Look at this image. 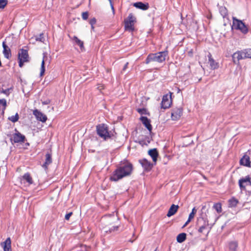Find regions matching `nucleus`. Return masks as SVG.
<instances>
[{
	"mask_svg": "<svg viewBox=\"0 0 251 251\" xmlns=\"http://www.w3.org/2000/svg\"><path fill=\"white\" fill-rule=\"evenodd\" d=\"M1 246L3 248L4 251H12L10 238H7L4 242L1 243Z\"/></svg>",
	"mask_w": 251,
	"mask_h": 251,
	"instance_id": "obj_14",
	"label": "nucleus"
},
{
	"mask_svg": "<svg viewBox=\"0 0 251 251\" xmlns=\"http://www.w3.org/2000/svg\"><path fill=\"white\" fill-rule=\"evenodd\" d=\"M105 232H107V230L106 229L105 230Z\"/></svg>",
	"mask_w": 251,
	"mask_h": 251,
	"instance_id": "obj_50",
	"label": "nucleus"
},
{
	"mask_svg": "<svg viewBox=\"0 0 251 251\" xmlns=\"http://www.w3.org/2000/svg\"><path fill=\"white\" fill-rule=\"evenodd\" d=\"M140 120L142 122L143 124L150 131H151L152 130V126L151 125V120L149 119L147 117L144 116L141 117Z\"/></svg>",
	"mask_w": 251,
	"mask_h": 251,
	"instance_id": "obj_16",
	"label": "nucleus"
},
{
	"mask_svg": "<svg viewBox=\"0 0 251 251\" xmlns=\"http://www.w3.org/2000/svg\"><path fill=\"white\" fill-rule=\"evenodd\" d=\"M33 114L38 121L43 123L46 122L47 120V117L38 109H35L33 111Z\"/></svg>",
	"mask_w": 251,
	"mask_h": 251,
	"instance_id": "obj_11",
	"label": "nucleus"
},
{
	"mask_svg": "<svg viewBox=\"0 0 251 251\" xmlns=\"http://www.w3.org/2000/svg\"><path fill=\"white\" fill-rule=\"evenodd\" d=\"M52 163L51 155L50 153L46 154V159L45 163L43 164L42 167L45 169H47L48 166Z\"/></svg>",
	"mask_w": 251,
	"mask_h": 251,
	"instance_id": "obj_21",
	"label": "nucleus"
},
{
	"mask_svg": "<svg viewBox=\"0 0 251 251\" xmlns=\"http://www.w3.org/2000/svg\"><path fill=\"white\" fill-rule=\"evenodd\" d=\"M22 180H25L29 185L33 183L32 178L29 173H26L23 175Z\"/></svg>",
	"mask_w": 251,
	"mask_h": 251,
	"instance_id": "obj_25",
	"label": "nucleus"
},
{
	"mask_svg": "<svg viewBox=\"0 0 251 251\" xmlns=\"http://www.w3.org/2000/svg\"><path fill=\"white\" fill-rule=\"evenodd\" d=\"M50 63V59L48 58V57L46 55L45 53H43V57L42 61L41 63V69H40V75L41 76L44 75L45 71V64L49 65Z\"/></svg>",
	"mask_w": 251,
	"mask_h": 251,
	"instance_id": "obj_12",
	"label": "nucleus"
},
{
	"mask_svg": "<svg viewBox=\"0 0 251 251\" xmlns=\"http://www.w3.org/2000/svg\"><path fill=\"white\" fill-rule=\"evenodd\" d=\"M25 137L20 133H15L13 136V141L15 143L24 142Z\"/></svg>",
	"mask_w": 251,
	"mask_h": 251,
	"instance_id": "obj_20",
	"label": "nucleus"
},
{
	"mask_svg": "<svg viewBox=\"0 0 251 251\" xmlns=\"http://www.w3.org/2000/svg\"><path fill=\"white\" fill-rule=\"evenodd\" d=\"M178 205L172 204L169 209L167 216L169 217L174 215L177 211Z\"/></svg>",
	"mask_w": 251,
	"mask_h": 251,
	"instance_id": "obj_24",
	"label": "nucleus"
},
{
	"mask_svg": "<svg viewBox=\"0 0 251 251\" xmlns=\"http://www.w3.org/2000/svg\"><path fill=\"white\" fill-rule=\"evenodd\" d=\"M96 23V19L95 18H93L91 19H90L89 21V24L91 25V26L94 25Z\"/></svg>",
	"mask_w": 251,
	"mask_h": 251,
	"instance_id": "obj_42",
	"label": "nucleus"
},
{
	"mask_svg": "<svg viewBox=\"0 0 251 251\" xmlns=\"http://www.w3.org/2000/svg\"><path fill=\"white\" fill-rule=\"evenodd\" d=\"M232 20V25L231 26L232 29L239 30L244 35L248 33L249 28L242 21L234 17H233Z\"/></svg>",
	"mask_w": 251,
	"mask_h": 251,
	"instance_id": "obj_3",
	"label": "nucleus"
},
{
	"mask_svg": "<svg viewBox=\"0 0 251 251\" xmlns=\"http://www.w3.org/2000/svg\"><path fill=\"white\" fill-rule=\"evenodd\" d=\"M19 117L18 114L17 113L15 115H13L8 118V119L12 122L13 123H15L17 122L19 120Z\"/></svg>",
	"mask_w": 251,
	"mask_h": 251,
	"instance_id": "obj_32",
	"label": "nucleus"
},
{
	"mask_svg": "<svg viewBox=\"0 0 251 251\" xmlns=\"http://www.w3.org/2000/svg\"><path fill=\"white\" fill-rule=\"evenodd\" d=\"M0 105L3 107V109L4 110L7 106V102L5 99H0Z\"/></svg>",
	"mask_w": 251,
	"mask_h": 251,
	"instance_id": "obj_35",
	"label": "nucleus"
},
{
	"mask_svg": "<svg viewBox=\"0 0 251 251\" xmlns=\"http://www.w3.org/2000/svg\"><path fill=\"white\" fill-rule=\"evenodd\" d=\"M97 132L100 137L106 140L110 137L107 125L102 124L97 126Z\"/></svg>",
	"mask_w": 251,
	"mask_h": 251,
	"instance_id": "obj_7",
	"label": "nucleus"
},
{
	"mask_svg": "<svg viewBox=\"0 0 251 251\" xmlns=\"http://www.w3.org/2000/svg\"><path fill=\"white\" fill-rule=\"evenodd\" d=\"M44 40V36H43V33L40 34V35L36 37V40L38 41H40V42H43Z\"/></svg>",
	"mask_w": 251,
	"mask_h": 251,
	"instance_id": "obj_38",
	"label": "nucleus"
},
{
	"mask_svg": "<svg viewBox=\"0 0 251 251\" xmlns=\"http://www.w3.org/2000/svg\"><path fill=\"white\" fill-rule=\"evenodd\" d=\"M102 221H105L107 223L106 226H108L113 225L115 222L118 221V218L117 216L114 215V213L109 215H105L102 218Z\"/></svg>",
	"mask_w": 251,
	"mask_h": 251,
	"instance_id": "obj_10",
	"label": "nucleus"
},
{
	"mask_svg": "<svg viewBox=\"0 0 251 251\" xmlns=\"http://www.w3.org/2000/svg\"><path fill=\"white\" fill-rule=\"evenodd\" d=\"M228 207L233 208L237 206L239 201L236 199L234 198H232L231 199L228 200Z\"/></svg>",
	"mask_w": 251,
	"mask_h": 251,
	"instance_id": "obj_27",
	"label": "nucleus"
},
{
	"mask_svg": "<svg viewBox=\"0 0 251 251\" xmlns=\"http://www.w3.org/2000/svg\"><path fill=\"white\" fill-rule=\"evenodd\" d=\"M186 239V234L185 233H181L176 237V241L179 243L183 242Z\"/></svg>",
	"mask_w": 251,
	"mask_h": 251,
	"instance_id": "obj_28",
	"label": "nucleus"
},
{
	"mask_svg": "<svg viewBox=\"0 0 251 251\" xmlns=\"http://www.w3.org/2000/svg\"><path fill=\"white\" fill-rule=\"evenodd\" d=\"M220 13L223 18H225L227 15V10L225 7L221 6L219 9Z\"/></svg>",
	"mask_w": 251,
	"mask_h": 251,
	"instance_id": "obj_30",
	"label": "nucleus"
},
{
	"mask_svg": "<svg viewBox=\"0 0 251 251\" xmlns=\"http://www.w3.org/2000/svg\"><path fill=\"white\" fill-rule=\"evenodd\" d=\"M232 57L233 61L235 64L236 63V59H237V61L246 58L251 59V49H247L240 51H237L233 54Z\"/></svg>",
	"mask_w": 251,
	"mask_h": 251,
	"instance_id": "obj_4",
	"label": "nucleus"
},
{
	"mask_svg": "<svg viewBox=\"0 0 251 251\" xmlns=\"http://www.w3.org/2000/svg\"><path fill=\"white\" fill-rule=\"evenodd\" d=\"M88 12H84L82 13V18L83 20H86L88 18Z\"/></svg>",
	"mask_w": 251,
	"mask_h": 251,
	"instance_id": "obj_40",
	"label": "nucleus"
},
{
	"mask_svg": "<svg viewBox=\"0 0 251 251\" xmlns=\"http://www.w3.org/2000/svg\"><path fill=\"white\" fill-rule=\"evenodd\" d=\"M208 63H209L210 67H211V68L213 69H215L218 68L219 67L218 63L217 62H215V61L212 58V55L210 53H209V54L208 55Z\"/></svg>",
	"mask_w": 251,
	"mask_h": 251,
	"instance_id": "obj_23",
	"label": "nucleus"
},
{
	"mask_svg": "<svg viewBox=\"0 0 251 251\" xmlns=\"http://www.w3.org/2000/svg\"><path fill=\"white\" fill-rule=\"evenodd\" d=\"M137 111L141 115L149 114L147 109L145 108H138Z\"/></svg>",
	"mask_w": 251,
	"mask_h": 251,
	"instance_id": "obj_34",
	"label": "nucleus"
},
{
	"mask_svg": "<svg viewBox=\"0 0 251 251\" xmlns=\"http://www.w3.org/2000/svg\"><path fill=\"white\" fill-rule=\"evenodd\" d=\"M156 251V250H155V251Z\"/></svg>",
	"mask_w": 251,
	"mask_h": 251,
	"instance_id": "obj_51",
	"label": "nucleus"
},
{
	"mask_svg": "<svg viewBox=\"0 0 251 251\" xmlns=\"http://www.w3.org/2000/svg\"><path fill=\"white\" fill-rule=\"evenodd\" d=\"M208 223H206V222H204V224L203 225H202L199 228V229H198V231L199 232H200V233H203L204 230L205 229H206L207 226H208Z\"/></svg>",
	"mask_w": 251,
	"mask_h": 251,
	"instance_id": "obj_33",
	"label": "nucleus"
},
{
	"mask_svg": "<svg viewBox=\"0 0 251 251\" xmlns=\"http://www.w3.org/2000/svg\"><path fill=\"white\" fill-rule=\"evenodd\" d=\"M133 170L132 165L127 161L121 162L117 169L113 172L110 179L117 181L124 177L130 175Z\"/></svg>",
	"mask_w": 251,
	"mask_h": 251,
	"instance_id": "obj_1",
	"label": "nucleus"
},
{
	"mask_svg": "<svg viewBox=\"0 0 251 251\" xmlns=\"http://www.w3.org/2000/svg\"><path fill=\"white\" fill-rule=\"evenodd\" d=\"M239 185L241 190H245L249 194H251V181L249 176L239 179Z\"/></svg>",
	"mask_w": 251,
	"mask_h": 251,
	"instance_id": "obj_6",
	"label": "nucleus"
},
{
	"mask_svg": "<svg viewBox=\"0 0 251 251\" xmlns=\"http://www.w3.org/2000/svg\"><path fill=\"white\" fill-rule=\"evenodd\" d=\"M133 5L139 9L146 10H147L149 8V6L148 4H145L142 2H137L134 3Z\"/></svg>",
	"mask_w": 251,
	"mask_h": 251,
	"instance_id": "obj_26",
	"label": "nucleus"
},
{
	"mask_svg": "<svg viewBox=\"0 0 251 251\" xmlns=\"http://www.w3.org/2000/svg\"><path fill=\"white\" fill-rule=\"evenodd\" d=\"M182 114L181 108H176L174 109L172 112V119L173 120H177L180 118Z\"/></svg>",
	"mask_w": 251,
	"mask_h": 251,
	"instance_id": "obj_13",
	"label": "nucleus"
},
{
	"mask_svg": "<svg viewBox=\"0 0 251 251\" xmlns=\"http://www.w3.org/2000/svg\"><path fill=\"white\" fill-rule=\"evenodd\" d=\"M136 22V18L132 13H130L124 20V27L126 31L129 32H133L134 29V25Z\"/></svg>",
	"mask_w": 251,
	"mask_h": 251,
	"instance_id": "obj_5",
	"label": "nucleus"
},
{
	"mask_svg": "<svg viewBox=\"0 0 251 251\" xmlns=\"http://www.w3.org/2000/svg\"><path fill=\"white\" fill-rule=\"evenodd\" d=\"M73 40L75 41L76 44L79 46L81 50L84 49L83 42L79 40L76 36L73 37Z\"/></svg>",
	"mask_w": 251,
	"mask_h": 251,
	"instance_id": "obj_29",
	"label": "nucleus"
},
{
	"mask_svg": "<svg viewBox=\"0 0 251 251\" xmlns=\"http://www.w3.org/2000/svg\"><path fill=\"white\" fill-rule=\"evenodd\" d=\"M247 188H248V189L251 188V187H248Z\"/></svg>",
	"mask_w": 251,
	"mask_h": 251,
	"instance_id": "obj_49",
	"label": "nucleus"
},
{
	"mask_svg": "<svg viewBox=\"0 0 251 251\" xmlns=\"http://www.w3.org/2000/svg\"><path fill=\"white\" fill-rule=\"evenodd\" d=\"M196 212H197V209H196L195 207H194L192 209V212L189 214L188 218H189L191 220L193 219Z\"/></svg>",
	"mask_w": 251,
	"mask_h": 251,
	"instance_id": "obj_36",
	"label": "nucleus"
},
{
	"mask_svg": "<svg viewBox=\"0 0 251 251\" xmlns=\"http://www.w3.org/2000/svg\"><path fill=\"white\" fill-rule=\"evenodd\" d=\"M3 54L4 57L7 59H9L11 57V52L10 49L7 46L4 41L2 43Z\"/></svg>",
	"mask_w": 251,
	"mask_h": 251,
	"instance_id": "obj_15",
	"label": "nucleus"
},
{
	"mask_svg": "<svg viewBox=\"0 0 251 251\" xmlns=\"http://www.w3.org/2000/svg\"><path fill=\"white\" fill-rule=\"evenodd\" d=\"M10 90H12V88H8V89H2L1 91V93L5 94L6 96H9V94H10Z\"/></svg>",
	"mask_w": 251,
	"mask_h": 251,
	"instance_id": "obj_39",
	"label": "nucleus"
},
{
	"mask_svg": "<svg viewBox=\"0 0 251 251\" xmlns=\"http://www.w3.org/2000/svg\"><path fill=\"white\" fill-rule=\"evenodd\" d=\"M227 247L229 251H237L238 248V241L236 240L229 241L227 243Z\"/></svg>",
	"mask_w": 251,
	"mask_h": 251,
	"instance_id": "obj_17",
	"label": "nucleus"
},
{
	"mask_svg": "<svg viewBox=\"0 0 251 251\" xmlns=\"http://www.w3.org/2000/svg\"><path fill=\"white\" fill-rule=\"evenodd\" d=\"M72 214H73L72 212H70V213L66 214L65 217V219L66 220H69L70 217L72 215Z\"/></svg>",
	"mask_w": 251,
	"mask_h": 251,
	"instance_id": "obj_43",
	"label": "nucleus"
},
{
	"mask_svg": "<svg viewBox=\"0 0 251 251\" xmlns=\"http://www.w3.org/2000/svg\"><path fill=\"white\" fill-rule=\"evenodd\" d=\"M240 164L246 167L251 166L250 158L247 155H244L240 160Z\"/></svg>",
	"mask_w": 251,
	"mask_h": 251,
	"instance_id": "obj_19",
	"label": "nucleus"
},
{
	"mask_svg": "<svg viewBox=\"0 0 251 251\" xmlns=\"http://www.w3.org/2000/svg\"><path fill=\"white\" fill-rule=\"evenodd\" d=\"M118 226L113 225L112 227L109 228V231L110 232H111L112 231L117 230L118 229Z\"/></svg>",
	"mask_w": 251,
	"mask_h": 251,
	"instance_id": "obj_41",
	"label": "nucleus"
},
{
	"mask_svg": "<svg viewBox=\"0 0 251 251\" xmlns=\"http://www.w3.org/2000/svg\"><path fill=\"white\" fill-rule=\"evenodd\" d=\"M139 162L142 167L144 168V169L146 171H150L152 167V165L151 163V162L148 161L146 159L140 160Z\"/></svg>",
	"mask_w": 251,
	"mask_h": 251,
	"instance_id": "obj_18",
	"label": "nucleus"
},
{
	"mask_svg": "<svg viewBox=\"0 0 251 251\" xmlns=\"http://www.w3.org/2000/svg\"><path fill=\"white\" fill-rule=\"evenodd\" d=\"M128 62H126V63L125 64V66H124V68H123V71H125V70H126V69L127 68V66H128Z\"/></svg>",
	"mask_w": 251,
	"mask_h": 251,
	"instance_id": "obj_46",
	"label": "nucleus"
},
{
	"mask_svg": "<svg viewBox=\"0 0 251 251\" xmlns=\"http://www.w3.org/2000/svg\"><path fill=\"white\" fill-rule=\"evenodd\" d=\"M7 0H0V9H3L7 4Z\"/></svg>",
	"mask_w": 251,
	"mask_h": 251,
	"instance_id": "obj_37",
	"label": "nucleus"
},
{
	"mask_svg": "<svg viewBox=\"0 0 251 251\" xmlns=\"http://www.w3.org/2000/svg\"><path fill=\"white\" fill-rule=\"evenodd\" d=\"M50 100L49 99L43 101L42 102V103L43 105L48 104L50 103Z\"/></svg>",
	"mask_w": 251,
	"mask_h": 251,
	"instance_id": "obj_44",
	"label": "nucleus"
},
{
	"mask_svg": "<svg viewBox=\"0 0 251 251\" xmlns=\"http://www.w3.org/2000/svg\"><path fill=\"white\" fill-rule=\"evenodd\" d=\"M91 28H92V29H94V25L91 26Z\"/></svg>",
	"mask_w": 251,
	"mask_h": 251,
	"instance_id": "obj_48",
	"label": "nucleus"
},
{
	"mask_svg": "<svg viewBox=\"0 0 251 251\" xmlns=\"http://www.w3.org/2000/svg\"><path fill=\"white\" fill-rule=\"evenodd\" d=\"M28 54L27 50L21 49L18 53L19 66L20 67L23 66L24 63L28 61Z\"/></svg>",
	"mask_w": 251,
	"mask_h": 251,
	"instance_id": "obj_8",
	"label": "nucleus"
},
{
	"mask_svg": "<svg viewBox=\"0 0 251 251\" xmlns=\"http://www.w3.org/2000/svg\"><path fill=\"white\" fill-rule=\"evenodd\" d=\"M213 207L218 213H220L222 211V205L220 203H215Z\"/></svg>",
	"mask_w": 251,
	"mask_h": 251,
	"instance_id": "obj_31",
	"label": "nucleus"
},
{
	"mask_svg": "<svg viewBox=\"0 0 251 251\" xmlns=\"http://www.w3.org/2000/svg\"><path fill=\"white\" fill-rule=\"evenodd\" d=\"M170 95H169L168 94H166L165 95H164L162 98V100L161 101V108L163 109H167L170 107L171 103H172V100H171V95L172 93H170Z\"/></svg>",
	"mask_w": 251,
	"mask_h": 251,
	"instance_id": "obj_9",
	"label": "nucleus"
},
{
	"mask_svg": "<svg viewBox=\"0 0 251 251\" xmlns=\"http://www.w3.org/2000/svg\"><path fill=\"white\" fill-rule=\"evenodd\" d=\"M148 153L152 158L153 161L155 163L158 156V153L156 149H153L149 150Z\"/></svg>",
	"mask_w": 251,
	"mask_h": 251,
	"instance_id": "obj_22",
	"label": "nucleus"
},
{
	"mask_svg": "<svg viewBox=\"0 0 251 251\" xmlns=\"http://www.w3.org/2000/svg\"><path fill=\"white\" fill-rule=\"evenodd\" d=\"M110 3V5H111V9H112V10L114 11V6L112 3V0H108Z\"/></svg>",
	"mask_w": 251,
	"mask_h": 251,
	"instance_id": "obj_47",
	"label": "nucleus"
},
{
	"mask_svg": "<svg viewBox=\"0 0 251 251\" xmlns=\"http://www.w3.org/2000/svg\"><path fill=\"white\" fill-rule=\"evenodd\" d=\"M167 55V51L150 53L148 55L145 63L146 64H150L153 62L162 63L165 61Z\"/></svg>",
	"mask_w": 251,
	"mask_h": 251,
	"instance_id": "obj_2",
	"label": "nucleus"
},
{
	"mask_svg": "<svg viewBox=\"0 0 251 251\" xmlns=\"http://www.w3.org/2000/svg\"><path fill=\"white\" fill-rule=\"evenodd\" d=\"M191 221V220L189 218H188L187 221L186 222L185 224L183 225V227H184L185 226H186Z\"/></svg>",
	"mask_w": 251,
	"mask_h": 251,
	"instance_id": "obj_45",
	"label": "nucleus"
}]
</instances>
